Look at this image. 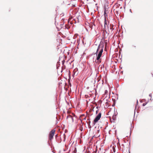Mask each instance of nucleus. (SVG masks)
Segmentation results:
<instances>
[{"instance_id":"f257e3e1","label":"nucleus","mask_w":153,"mask_h":153,"mask_svg":"<svg viewBox=\"0 0 153 153\" xmlns=\"http://www.w3.org/2000/svg\"><path fill=\"white\" fill-rule=\"evenodd\" d=\"M103 49V46H102L101 47L100 45H99L95 53L97 56L96 59L97 60V63L98 64H100L101 62L100 58L102 55Z\"/></svg>"},{"instance_id":"f03ea898","label":"nucleus","mask_w":153,"mask_h":153,"mask_svg":"<svg viewBox=\"0 0 153 153\" xmlns=\"http://www.w3.org/2000/svg\"><path fill=\"white\" fill-rule=\"evenodd\" d=\"M55 131V130L53 129L50 132L49 135V138L50 140H51L53 138Z\"/></svg>"},{"instance_id":"7ed1b4c3","label":"nucleus","mask_w":153,"mask_h":153,"mask_svg":"<svg viewBox=\"0 0 153 153\" xmlns=\"http://www.w3.org/2000/svg\"><path fill=\"white\" fill-rule=\"evenodd\" d=\"M101 113H99L96 116L95 118L94 119V123H97L100 119L101 117Z\"/></svg>"},{"instance_id":"20e7f679","label":"nucleus","mask_w":153,"mask_h":153,"mask_svg":"<svg viewBox=\"0 0 153 153\" xmlns=\"http://www.w3.org/2000/svg\"><path fill=\"white\" fill-rule=\"evenodd\" d=\"M112 100L114 102L113 105H112V106L114 107L115 106V99L113 98L112 99Z\"/></svg>"},{"instance_id":"39448f33","label":"nucleus","mask_w":153,"mask_h":153,"mask_svg":"<svg viewBox=\"0 0 153 153\" xmlns=\"http://www.w3.org/2000/svg\"><path fill=\"white\" fill-rule=\"evenodd\" d=\"M114 25L112 24H110V30H113V27Z\"/></svg>"},{"instance_id":"423d86ee","label":"nucleus","mask_w":153,"mask_h":153,"mask_svg":"<svg viewBox=\"0 0 153 153\" xmlns=\"http://www.w3.org/2000/svg\"><path fill=\"white\" fill-rule=\"evenodd\" d=\"M70 27L68 26V25H65V29H68Z\"/></svg>"},{"instance_id":"0eeeda50","label":"nucleus","mask_w":153,"mask_h":153,"mask_svg":"<svg viewBox=\"0 0 153 153\" xmlns=\"http://www.w3.org/2000/svg\"><path fill=\"white\" fill-rule=\"evenodd\" d=\"M105 18L106 19V17H107V15L106 13V12H104V14Z\"/></svg>"},{"instance_id":"6e6552de","label":"nucleus","mask_w":153,"mask_h":153,"mask_svg":"<svg viewBox=\"0 0 153 153\" xmlns=\"http://www.w3.org/2000/svg\"><path fill=\"white\" fill-rule=\"evenodd\" d=\"M104 24L105 25H107V22H106V19L105 18L104 19Z\"/></svg>"},{"instance_id":"1a4fd4ad","label":"nucleus","mask_w":153,"mask_h":153,"mask_svg":"<svg viewBox=\"0 0 153 153\" xmlns=\"http://www.w3.org/2000/svg\"><path fill=\"white\" fill-rule=\"evenodd\" d=\"M77 36H78V34H75L73 38L74 39H75L76 37H77Z\"/></svg>"},{"instance_id":"9d476101","label":"nucleus","mask_w":153,"mask_h":153,"mask_svg":"<svg viewBox=\"0 0 153 153\" xmlns=\"http://www.w3.org/2000/svg\"><path fill=\"white\" fill-rule=\"evenodd\" d=\"M91 126L90 125V123H88V128H91Z\"/></svg>"},{"instance_id":"9b49d317","label":"nucleus","mask_w":153,"mask_h":153,"mask_svg":"<svg viewBox=\"0 0 153 153\" xmlns=\"http://www.w3.org/2000/svg\"><path fill=\"white\" fill-rule=\"evenodd\" d=\"M80 130L81 131H83V128H82V126H81V127H80Z\"/></svg>"},{"instance_id":"f8f14e48","label":"nucleus","mask_w":153,"mask_h":153,"mask_svg":"<svg viewBox=\"0 0 153 153\" xmlns=\"http://www.w3.org/2000/svg\"><path fill=\"white\" fill-rule=\"evenodd\" d=\"M65 60L64 59L62 61V64L63 65H64V62H65Z\"/></svg>"},{"instance_id":"ddd939ff","label":"nucleus","mask_w":153,"mask_h":153,"mask_svg":"<svg viewBox=\"0 0 153 153\" xmlns=\"http://www.w3.org/2000/svg\"><path fill=\"white\" fill-rule=\"evenodd\" d=\"M147 104V103H143V106H145L146 104Z\"/></svg>"},{"instance_id":"4468645a","label":"nucleus","mask_w":153,"mask_h":153,"mask_svg":"<svg viewBox=\"0 0 153 153\" xmlns=\"http://www.w3.org/2000/svg\"><path fill=\"white\" fill-rule=\"evenodd\" d=\"M104 12H106V9L105 7H104Z\"/></svg>"},{"instance_id":"2eb2a0df","label":"nucleus","mask_w":153,"mask_h":153,"mask_svg":"<svg viewBox=\"0 0 153 153\" xmlns=\"http://www.w3.org/2000/svg\"><path fill=\"white\" fill-rule=\"evenodd\" d=\"M94 123V120L93 123V126H94V125L95 124V123Z\"/></svg>"},{"instance_id":"dca6fc26","label":"nucleus","mask_w":153,"mask_h":153,"mask_svg":"<svg viewBox=\"0 0 153 153\" xmlns=\"http://www.w3.org/2000/svg\"><path fill=\"white\" fill-rule=\"evenodd\" d=\"M64 141H65V134H64Z\"/></svg>"},{"instance_id":"f3484780","label":"nucleus","mask_w":153,"mask_h":153,"mask_svg":"<svg viewBox=\"0 0 153 153\" xmlns=\"http://www.w3.org/2000/svg\"><path fill=\"white\" fill-rule=\"evenodd\" d=\"M152 94H149V96L151 97L152 96Z\"/></svg>"},{"instance_id":"a211bd4d","label":"nucleus","mask_w":153,"mask_h":153,"mask_svg":"<svg viewBox=\"0 0 153 153\" xmlns=\"http://www.w3.org/2000/svg\"><path fill=\"white\" fill-rule=\"evenodd\" d=\"M108 92V91L107 90H105V93H107Z\"/></svg>"},{"instance_id":"6ab92c4d","label":"nucleus","mask_w":153,"mask_h":153,"mask_svg":"<svg viewBox=\"0 0 153 153\" xmlns=\"http://www.w3.org/2000/svg\"><path fill=\"white\" fill-rule=\"evenodd\" d=\"M70 117L72 119L73 121V117L71 116H70Z\"/></svg>"},{"instance_id":"aec40b11","label":"nucleus","mask_w":153,"mask_h":153,"mask_svg":"<svg viewBox=\"0 0 153 153\" xmlns=\"http://www.w3.org/2000/svg\"><path fill=\"white\" fill-rule=\"evenodd\" d=\"M58 136L57 134H56V135L55 136V137L56 138H57V137H58Z\"/></svg>"},{"instance_id":"412c9836","label":"nucleus","mask_w":153,"mask_h":153,"mask_svg":"<svg viewBox=\"0 0 153 153\" xmlns=\"http://www.w3.org/2000/svg\"><path fill=\"white\" fill-rule=\"evenodd\" d=\"M118 12L117 11H116L115 12V13L117 14H118Z\"/></svg>"},{"instance_id":"4be33fe9","label":"nucleus","mask_w":153,"mask_h":153,"mask_svg":"<svg viewBox=\"0 0 153 153\" xmlns=\"http://www.w3.org/2000/svg\"><path fill=\"white\" fill-rule=\"evenodd\" d=\"M129 11H130V12L131 13H132L131 10V9H130Z\"/></svg>"},{"instance_id":"5701e85b","label":"nucleus","mask_w":153,"mask_h":153,"mask_svg":"<svg viewBox=\"0 0 153 153\" xmlns=\"http://www.w3.org/2000/svg\"><path fill=\"white\" fill-rule=\"evenodd\" d=\"M98 110L96 111V114H97V113H98Z\"/></svg>"},{"instance_id":"b1692460","label":"nucleus","mask_w":153,"mask_h":153,"mask_svg":"<svg viewBox=\"0 0 153 153\" xmlns=\"http://www.w3.org/2000/svg\"><path fill=\"white\" fill-rule=\"evenodd\" d=\"M90 123H91V122H90V121L89 120V123H90Z\"/></svg>"},{"instance_id":"393cba45","label":"nucleus","mask_w":153,"mask_h":153,"mask_svg":"<svg viewBox=\"0 0 153 153\" xmlns=\"http://www.w3.org/2000/svg\"><path fill=\"white\" fill-rule=\"evenodd\" d=\"M122 146H124V145H123V144H122Z\"/></svg>"},{"instance_id":"a878e982","label":"nucleus","mask_w":153,"mask_h":153,"mask_svg":"<svg viewBox=\"0 0 153 153\" xmlns=\"http://www.w3.org/2000/svg\"><path fill=\"white\" fill-rule=\"evenodd\" d=\"M137 103H138V102L137 100Z\"/></svg>"},{"instance_id":"bb28decb","label":"nucleus","mask_w":153,"mask_h":153,"mask_svg":"<svg viewBox=\"0 0 153 153\" xmlns=\"http://www.w3.org/2000/svg\"><path fill=\"white\" fill-rule=\"evenodd\" d=\"M116 131H117V130H115V132L116 133Z\"/></svg>"},{"instance_id":"cd10ccee","label":"nucleus","mask_w":153,"mask_h":153,"mask_svg":"<svg viewBox=\"0 0 153 153\" xmlns=\"http://www.w3.org/2000/svg\"><path fill=\"white\" fill-rule=\"evenodd\" d=\"M105 25H105L104 24V27H105Z\"/></svg>"},{"instance_id":"c85d7f7f","label":"nucleus","mask_w":153,"mask_h":153,"mask_svg":"<svg viewBox=\"0 0 153 153\" xmlns=\"http://www.w3.org/2000/svg\"><path fill=\"white\" fill-rule=\"evenodd\" d=\"M106 1H107L108 0H105Z\"/></svg>"},{"instance_id":"c756f323","label":"nucleus","mask_w":153,"mask_h":153,"mask_svg":"<svg viewBox=\"0 0 153 153\" xmlns=\"http://www.w3.org/2000/svg\"><path fill=\"white\" fill-rule=\"evenodd\" d=\"M113 120H115V119H114V118H113Z\"/></svg>"},{"instance_id":"7c9ffc66","label":"nucleus","mask_w":153,"mask_h":153,"mask_svg":"<svg viewBox=\"0 0 153 153\" xmlns=\"http://www.w3.org/2000/svg\"><path fill=\"white\" fill-rule=\"evenodd\" d=\"M134 47H136V46H134Z\"/></svg>"},{"instance_id":"2f4dec72","label":"nucleus","mask_w":153,"mask_h":153,"mask_svg":"<svg viewBox=\"0 0 153 153\" xmlns=\"http://www.w3.org/2000/svg\"><path fill=\"white\" fill-rule=\"evenodd\" d=\"M152 76H153V74H152Z\"/></svg>"},{"instance_id":"473e14b6","label":"nucleus","mask_w":153,"mask_h":153,"mask_svg":"<svg viewBox=\"0 0 153 153\" xmlns=\"http://www.w3.org/2000/svg\"><path fill=\"white\" fill-rule=\"evenodd\" d=\"M98 108V107H96V108Z\"/></svg>"},{"instance_id":"72a5a7b5","label":"nucleus","mask_w":153,"mask_h":153,"mask_svg":"<svg viewBox=\"0 0 153 153\" xmlns=\"http://www.w3.org/2000/svg\"><path fill=\"white\" fill-rule=\"evenodd\" d=\"M129 153H130V152L129 151Z\"/></svg>"}]
</instances>
